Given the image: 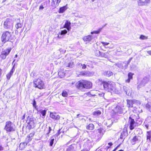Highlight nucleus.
I'll use <instances>...</instances> for the list:
<instances>
[{
  "instance_id": "obj_1",
  "label": "nucleus",
  "mask_w": 151,
  "mask_h": 151,
  "mask_svg": "<svg viewBox=\"0 0 151 151\" xmlns=\"http://www.w3.org/2000/svg\"><path fill=\"white\" fill-rule=\"evenodd\" d=\"M76 85L78 89L83 90L84 88H91L92 87V83L90 81L81 80L76 83Z\"/></svg>"
},
{
  "instance_id": "obj_2",
  "label": "nucleus",
  "mask_w": 151,
  "mask_h": 151,
  "mask_svg": "<svg viewBox=\"0 0 151 151\" xmlns=\"http://www.w3.org/2000/svg\"><path fill=\"white\" fill-rule=\"evenodd\" d=\"M104 130L103 129L100 128L96 130H94L92 132L90 135L91 137L96 140H98L101 138L104 134Z\"/></svg>"
},
{
  "instance_id": "obj_3",
  "label": "nucleus",
  "mask_w": 151,
  "mask_h": 151,
  "mask_svg": "<svg viewBox=\"0 0 151 151\" xmlns=\"http://www.w3.org/2000/svg\"><path fill=\"white\" fill-rule=\"evenodd\" d=\"M4 129L7 132H13L15 130V125L11 122L8 121L6 123Z\"/></svg>"
},
{
  "instance_id": "obj_4",
  "label": "nucleus",
  "mask_w": 151,
  "mask_h": 151,
  "mask_svg": "<svg viewBox=\"0 0 151 151\" xmlns=\"http://www.w3.org/2000/svg\"><path fill=\"white\" fill-rule=\"evenodd\" d=\"M2 41L4 43L9 41L12 42L11 32L8 31L4 32L1 37Z\"/></svg>"
},
{
  "instance_id": "obj_5",
  "label": "nucleus",
  "mask_w": 151,
  "mask_h": 151,
  "mask_svg": "<svg viewBox=\"0 0 151 151\" xmlns=\"http://www.w3.org/2000/svg\"><path fill=\"white\" fill-rule=\"evenodd\" d=\"M13 21L10 18H8L4 21V27L6 29H12L13 27Z\"/></svg>"
},
{
  "instance_id": "obj_6",
  "label": "nucleus",
  "mask_w": 151,
  "mask_h": 151,
  "mask_svg": "<svg viewBox=\"0 0 151 151\" xmlns=\"http://www.w3.org/2000/svg\"><path fill=\"white\" fill-rule=\"evenodd\" d=\"M135 118L136 116L134 115H132L129 117L128 122L129 124V129L131 130L134 129V127L137 126L136 122L134 121Z\"/></svg>"
},
{
  "instance_id": "obj_7",
  "label": "nucleus",
  "mask_w": 151,
  "mask_h": 151,
  "mask_svg": "<svg viewBox=\"0 0 151 151\" xmlns=\"http://www.w3.org/2000/svg\"><path fill=\"white\" fill-rule=\"evenodd\" d=\"M34 87L38 88L40 89H42L44 88V83L40 79H38L37 81H34Z\"/></svg>"
},
{
  "instance_id": "obj_8",
  "label": "nucleus",
  "mask_w": 151,
  "mask_h": 151,
  "mask_svg": "<svg viewBox=\"0 0 151 151\" xmlns=\"http://www.w3.org/2000/svg\"><path fill=\"white\" fill-rule=\"evenodd\" d=\"M149 81V79L148 77H144L141 81L140 83L137 86L138 89H139L141 87L145 86V84L148 83Z\"/></svg>"
},
{
  "instance_id": "obj_9",
  "label": "nucleus",
  "mask_w": 151,
  "mask_h": 151,
  "mask_svg": "<svg viewBox=\"0 0 151 151\" xmlns=\"http://www.w3.org/2000/svg\"><path fill=\"white\" fill-rule=\"evenodd\" d=\"M123 89L127 95L129 96H131L132 91L131 88L124 86L123 87Z\"/></svg>"
},
{
  "instance_id": "obj_10",
  "label": "nucleus",
  "mask_w": 151,
  "mask_h": 151,
  "mask_svg": "<svg viewBox=\"0 0 151 151\" xmlns=\"http://www.w3.org/2000/svg\"><path fill=\"white\" fill-rule=\"evenodd\" d=\"M50 116L52 119L55 120H59L60 118V116L58 115H57L56 113L52 112L50 113Z\"/></svg>"
},
{
  "instance_id": "obj_11",
  "label": "nucleus",
  "mask_w": 151,
  "mask_h": 151,
  "mask_svg": "<svg viewBox=\"0 0 151 151\" xmlns=\"http://www.w3.org/2000/svg\"><path fill=\"white\" fill-rule=\"evenodd\" d=\"M115 87V84L114 83L109 81V83L107 90H108V91H110L111 92V91L113 90V89H114Z\"/></svg>"
},
{
  "instance_id": "obj_12",
  "label": "nucleus",
  "mask_w": 151,
  "mask_h": 151,
  "mask_svg": "<svg viewBox=\"0 0 151 151\" xmlns=\"http://www.w3.org/2000/svg\"><path fill=\"white\" fill-rule=\"evenodd\" d=\"M126 64V63H125L124 62L123 64L117 63L116 64V65L120 68L126 69L128 66V65Z\"/></svg>"
},
{
  "instance_id": "obj_13",
  "label": "nucleus",
  "mask_w": 151,
  "mask_h": 151,
  "mask_svg": "<svg viewBox=\"0 0 151 151\" xmlns=\"http://www.w3.org/2000/svg\"><path fill=\"white\" fill-rule=\"evenodd\" d=\"M70 25V22L68 20H67L64 26V28H66L69 31L71 29Z\"/></svg>"
},
{
  "instance_id": "obj_14",
  "label": "nucleus",
  "mask_w": 151,
  "mask_h": 151,
  "mask_svg": "<svg viewBox=\"0 0 151 151\" xmlns=\"http://www.w3.org/2000/svg\"><path fill=\"white\" fill-rule=\"evenodd\" d=\"M29 142V141H26V142L20 143L19 147V149L21 150H23Z\"/></svg>"
},
{
  "instance_id": "obj_15",
  "label": "nucleus",
  "mask_w": 151,
  "mask_h": 151,
  "mask_svg": "<svg viewBox=\"0 0 151 151\" xmlns=\"http://www.w3.org/2000/svg\"><path fill=\"white\" fill-rule=\"evenodd\" d=\"M92 35H90L85 36L83 38V39L84 41L90 42L92 39Z\"/></svg>"
},
{
  "instance_id": "obj_16",
  "label": "nucleus",
  "mask_w": 151,
  "mask_h": 151,
  "mask_svg": "<svg viewBox=\"0 0 151 151\" xmlns=\"http://www.w3.org/2000/svg\"><path fill=\"white\" fill-rule=\"evenodd\" d=\"M28 124L29 126L30 129L34 128L36 126V122L35 120L31 122H28Z\"/></svg>"
},
{
  "instance_id": "obj_17",
  "label": "nucleus",
  "mask_w": 151,
  "mask_h": 151,
  "mask_svg": "<svg viewBox=\"0 0 151 151\" xmlns=\"http://www.w3.org/2000/svg\"><path fill=\"white\" fill-rule=\"evenodd\" d=\"M135 119L137 126L138 125H140L142 123V121L141 120V119L139 117V116H137V118L136 116Z\"/></svg>"
},
{
  "instance_id": "obj_18",
  "label": "nucleus",
  "mask_w": 151,
  "mask_h": 151,
  "mask_svg": "<svg viewBox=\"0 0 151 151\" xmlns=\"http://www.w3.org/2000/svg\"><path fill=\"white\" fill-rule=\"evenodd\" d=\"M87 65L84 64H82L81 63H78L77 64V66L78 68H81L82 69H84L86 68Z\"/></svg>"
},
{
  "instance_id": "obj_19",
  "label": "nucleus",
  "mask_w": 151,
  "mask_h": 151,
  "mask_svg": "<svg viewBox=\"0 0 151 151\" xmlns=\"http://www.w3.org/2000/svg\"><path fill=\"white\" fill-rule=\"evenodd\" d=\"M134 101L132 100H127V106L129 107H132Z\"/></svg>"
},
{
  "instance_id": "obj_20",
  "label": "nucleus",
  "mask_w": 151,
  "mask_h": 151,
  "mask_svg": "<svg viewBox=\"0 0 151 151\" xmlns=\"http://www.w3.org/2000/svg\"><path fill=\"white\" fill-rule=\"evenodd\" d=\"M109 83V81L108 82L103 81L101 84V85L103 86L104 89L107 90Z\"/></svg>"
},
{
  "instance_id": "obj_21",
  "label": "nucleus",
  "mask_w": 151,
  "mask_h": 151,
  "mask_svg": "<svg viewBox=\"0 0 151 151\" xmlns=\"http://www.w3.org/2000/svg\"><path fill=\"white\" fill-rule=\"evenodd\" d=\"M82 75L86 76H92L93 73L89 71H86L83 73Z\"/></svg>"
},
{
  "instance_id": "obj_22",
  "label": "nucleus",
  "mask_w": 151,
  "mask_h": 151,
  "mask_svg": "<svg viewBox=\"0 0 151 151\" xmlns=\"http://www.w3.org/2000/svg\"><path fill=\"white\" fill-rule=\"evenodd\" d=\"M128 133H127L126 132H122L121 135L120 136V139H123V140H122V142L124 141V140L125 137L127 136Z\"/></svg>"
},
{
  "instance_id": "obj_23",
  "label": "nucleus",
  "mask_w": 151,
  "mask_h": 151,
  "mask_svg": "<svg viewBox=\"0 0 151 151\" xmlns=\"http://www.w3.org/2000/svg\"><path fill=\"white\" fill-rule=\"evenodd\" d=\"M11 49H6L3 51L1 53L2 54V55H5L6 56H7L9 54L11 51Z\"/></svg>"
},
{
  "instance_id": "obj_24",
  "label": "nucleus",
  "mask_w": 151,
  "mask_h": 151,
  "mask_svg": "<svg viewBox=\"0 0 151 151\" xmlns=\"http://www.w3.org/2000/svg\"><path fill=\"white\" fill-rule=\"evenodd\" d=\"M106 24L105 25H104L102 27V28H99L98 29V30L97 31H94L93 32H91V34L93 35L94 34H99L100 32L101 31V30L102 29V28L104 27H105L106 25Z\"/></svg>"
},
{
  "instance_id": "obj_25",
  "label": "nucleus",
  "mask_w": 151,
  "mask_h": 151,
  "mask_svg": "<svg viewBox=\"0 0 151 151\" xmlns=\"http://www.w3.org/2000/svg\"><path fill=\"white\" fill-rule=\"evenodd\" d=\"M35 120L34 119L32 116H28L27 118V122L28 123V122H31Z\"/></svg>"
},
{
  "instance_id": "obj_26",
  "label": "nucleus",
  "mask_w": 151,
  "mask_h": 151,
  "mask_svg": "<svg viewBox=\"0 0 151 151\" xmlns=\"http://www.w3.org/2000/svg\"><path fill=\"white\" fill-rule=\"evenodd\" d=\"M67 9V7L66 6H63V7L60 8L59 10V13H63Z\"/></svg>"
},
{
  "instance_id": "obj_27",
  "label": "nucleus",
  "mask_w": 151,
  "mask_h": 151,
  "mask_svg": "<svg viewBox=\"0 0 151 151\" xmlns=\"http://www.w3.org/2000/svg\"><path fill=\"white\" fill-rule=\"evenodd\" d=\"M94 128V125L92 124H89L87 127V129L89 130H92Z\"/></svg>"
},
{
  "instance_id": "obj_28",
  "label": "nucleus",
  "mask_w": 151,
  "mask_h": 151,
  "mask_svg": "<svg viewBox=\"0 0 151 151\" xmlns=\"http://www.w3.org/2000/svg\"><path fill=\"white\" fill-rule=\"evenodd\" d=\"M46 111L47 110H46L40 109L38 111V112L41 113L43 116H45L46 115Z\"/></svg>"
},
{
  "instance_id": "obj_29",
  "label": "nucleus",
  "mask_w": 151,
  "mask_h": 151,
  "mask_svg": "<svg viewBox=\"0 0 151 151\" xmlns=\"http://www.w3.org/2000/svg\"><path fill=\"white\" fill-rule=\"evenodd\" d=\"M111 93H113L117 94H119L121 93V91L118 90L115 87L114 89H113V90L111 91Z\"/></svg>"
},
{
  "instance_id": "obj_30",
  "label": "nucleus",
  "mask_w": 151,
  "mask_h": 151,
  "mask_svg": "<svg viewBox=\"0 0 151 151\" xmlns=\"http://www.w3.org/2000/svg\"><path fill=\"white\" fill-rule=\"evenodd\" d=\"M74 63L73 62H70L68 64H65V66L67 67L72 68L74 66Z\"/></svg>"
},
{
  "instance_id": "obj_31",
  "label": "nucleus",
  "mask_w": 151,
  "mask_h": 151,
  "mask_svg": "<svg viewBox=\"0 0 151 151\" xmlns=\"http://www.w3.org/2000/svg\"><path fill=\"white\" fill-rule=\"evenodd\" d=\"M104 75L107 76L109 77L113 75V73L110 71H108L105 72Z\"/></svg>"
},
{
  "instance_id": "obj_32",
  "label": "nucleus",
  "mask_w": 151,
  "mask_h": 151,
  "mask_svg": "<svg viewBox=\"0 0 151 151\" xmlns=\"http://www.w3.org/2000/svg\"><path fill=\"white\" fill-rule=\"evenodd\" d=\"M47 129V132L46 134V137H48L49 136V134L50 133L51 131L52 130L51 127L50 126L48 127Z\"/></svg>"
},
{
  "instance_id": "obj_33",
  "label": "nucleus",
  "mask_w": 151,
  "mask_h": 151,
  "mask_svg": "<svg viewBox=\"0 0 151 151\" xmlns=\"http://www.w3.org/2000/svg\"><path fill=\"white\" fill-rule=\"evenodd\" d=\"M101 114V111L99 110H96L93 112V114L95 116H98Z\"/></svg>"
},
{
  "instance_id": "obj_34",
  "label": "nucleus",
  "mask_w": 151,
  "mask_h": 151,
  "mask_svg": "<svg viewBox=\"0 0 151 151\" xmlns=\"http://www.w3.org/2000/svg\"><path fill=\"white\" fill-rule=\"evenodd\" d=\"M138 4L139 6H142L145 5L144 1H143L142 0H139L137 1Z\"/></svg>"
},
{
  "instance_id": "obj_35",
  "label": "nucleus",
  "mask_w": 151,
  "mask_h": 151,
  "mask_svg": "<svg viewBox=\"0 0 151 151\" xmlns=\"http://www.w3.org/2000/svg\"><path fill=\"white\" fill-rule=\"evenodd\" d=\"M147 139H149L150 141V139L151 137V132L150 131L147 132Z\"/></svg>"
},
{
  "instance_id": "obj_36",
  "label": "nucleus",
  "mask_w": 151,
  "mask_h": 151,
  "mask_svg": "<svg viewBox=\"0 0 151 151\" xmlns=\"http://www.w3.org/2000/svg\"><path fill=\"white\" fill-rule=\"evenodd\" d=\"M58 75L60 78H62L65 76L64 73L62 72L61 71H59L58 73Z\"/></svg>"
},
{
  "instance_id": "obj_37",
  "label": "nucleus",
  "mask_w": 151,
  "mask_h": 151,
  "mask_svg": "<svg viewBox=\"0 0 151 151\" xmlns=\"http://www.w3.org/2000/svg\"><path fill=\"white\" fill-rule=\"evenodd\" d=\"M22 25L23 24L21 23H18L15 25L16 28L17 29L21 28L22 27Z\"/></svg>"
},
{
  "instance_id": "obj_38",
  "label": "nucleus",
  "mask_w": 151,
  "mask_h": 151,
  "mask_svg": "<svg viewBox=\"0 0 151 151\" xmlns=\"http://www.w3.org/2000/svg\"><path fill=\"white\" fill-rule=\"evenodd\" d=\"M74 148V147L72 145H70L66 151H73Z\"/></svg>"
},
{
  "instance_id": "obj_39",
  "label": "nucleus",
  "mask_w": 151,
  "mask_h": 151,
  "mask_svg": "<svg viewBox=\"0 0 151 151\" xmlns=\"http://www.w3.org/2000/svg\"><path fill=\"white\" fill-rule=\"evenodd\" d=\"M84 116H85L82 115L81 114H79L77 115L76 117L77 118H79V119H83L82 117Z\"/></svg>"
},
{
  "instance_id": "obj_40",
  "label": "nucleus",
  "mask_w": 151,
  "mask_h": 151,
  "mask_svg": "<svg viewBox=\"0 0 151 151\" xmlns=\"http://www.w3.org/2000/svg\"><path fill=\"white\" fill-rule=\"evenodd\" d=\"M62 96L63 97H67L68 95V93L65 91H63L62 93Z\"/></svg>"
},
{
  "instance_id": "obj_41",
  "label": "nucleus",
  "mask_w": 151,
  "mask_h": 151,
  "mask_svg": "<svg viewBox=\"0 0 151 151\" xmlns=\"http://www.w3.org/2000/svg\"><path fill=\"white\" fill-rule=\"evenodd\" d=\"M52 137H51V139L50 141V145L51 146H52L54 140V138L52 139Z\"/></svg>"
},
{
  "instance_id": "obj_42",
  "label": "nucleus",
  "mask_w": 151,
  "mask_h": 151,
  "mask_svg": "<svg viewBox=\"0 0 151 151\" xmlns=\"http://www.w3.org/2000/svg\"><path fill=\"white\" fill-rule=\"evenodd\" d=\"M134 74L133 73H132L130 72L128 74V77L130 79H132L133 78V75Z\"/></svg>"
},
{
  "instance_id": "obj_43",
  "label": "nucleus",
  "mask_w": 151,
  "mask_h": 151,
  "mask_svg": "<svg viewBox=\"0 0 151 151\" xmlns=\"http://www.w3.org/2000/svg\"><path fill=\"white\" fill-rule=\"evenodd\" d=\"M110 52V51L109 52H107L105 53H102V57H106V56H108V54L109 53V52Z\"/></svg>"
},
{
  "instance_id": "obj_44",
  "label": "nucleus",
  "mask_w": 151,
  "mask_h": 151,
  "mask_svg": "<svg viewBox=\"0 0 151 151\" xmlns=\"http://www.w3.org/2000/svg\"><path fill=\"white\" fill-rule=\"evenodd\" d=\"M67 33V30L65 29L63 30H62L60 33V35H64L66 34Z\"/></svg>"
},
{
  "instance_id": "obj_45",
  "label": "nucleus",
  "mask_w": 151,
  "mask_h": 151,
  "mask_svg": "<svg viewBox=\"0 0 151 151\" xmlns=\"http://www.w3.org/2000/svg\"><path fill=\"white\" fill-rule=\"evenodd\" d=\"M36 102L35 99H34L33 102V106L37 110V106H36Z\"/></svg>"
},
{
  "instance_id": "obj_46",
  "label": "nucleus",
  "mask_w": 151,
  "mask_h": 151,
  "mask_svg": "<svg viewBox=\"0 0 151 151\" xmlns=\"http://www.w3.org/2000/svg\"><path fill=\"white\" fill-rule=\"evenodd\" d=\"M150 2V0H145L144 1L145 5V6L147 5Z\"/></svg>"
},
{
  "instance_id": "obj_47",
  "label": "nucleus",
  "mask_w": 151,
  "mask_h": 151,
  "mask_svg": "<svg viewBox=\"0 0 151 151\" xmlns=\"http://www.w3.org/2000/svg\"><path fill=\"white\" fill-rule=\"evenodd\" d=\"M102 52L99 50H96V54H97L98 56H102Z\"/></svg>"
},
{
  "instance_id": "obj_48",
  "label": "nucleus",
  "mask_w": 151,
  "mask_h": 151,
  "mask_svg": "<svg viewBox=\"0 0 151 151\" xmlns=\"http://www.w3.org/2000/svg\"><path fill=\"white\" fill-rule=\"evenodd\" d=\"M140 38L142 40H145L147 39V37L144 35H141L140 37Z\"/></svg>"
},
{
  "instance_id": "obj_49",
  "label": "nucleus",
  "mask_w": 151,
  "mask_h": 151,
  "mask_svg": "<svg viewBox=\"0 0 151 151\" xmlns=\"http://www.w3.org/2000/svg\"><path fill=\"white\" fill-rule=\"evenodd\" d=\"M138 140V138L136 136H134L132 139V141L134 142H135Z\"/></svg>"
},
{
  "instance_id": "obj_50",
  "label": "nucleus",
  "mask_w": 151,
  "mask_h": 151,
  "mask_svg": "<svg viewBox=\"0 0 151 151\" xmlns=\"http://www.w3.org/2000/svg\"><path fill=\"white\" fill-rule=\"evenodd\" d=\"M101 43L104 46H105L106 45H108L109 44V43H107L106 42H101Z\"/></svg>"
},
{
  "instance_id": "obj_51",
  "label": "nucleus",
  "mask_w": 151,
  "mask_h": 151,
  "mask_svg": "<svg viewBox=\"0 0 151 151\" xmlns=\"http://www.w3.org/2000/svg\"><path fill=\"white\" fill-rule=\"evenodd\" d=\"M6 56L5 55H2V54L1 53V58H2L3 59H5L6 58Z\"/></svg>"
},
{
  "instance_id": "obj_52",
  "label": "nucleus",
  "mask_w": 151,
  "mask_h": 151,
  "mask_svg": "<svg viewBox=\"0 0 151 151\" xmlns=\"http://www.w3.org/2000/svg\"><path fill=\"white\" fill-rule=\"evenodd\" d=\"M11 76H12L9 73L8 74L6 75V77L7 79L8 80H9L10 79V78H11Z\"/></svg>"
},
{
  "instance_id": "obj_53",
  "label": "nucleus",
  "mask_w": 151,
  "mask_h": 151,
  "mask_svg": "<svg viewBox=\"0 0 151 151\" xmlns=\"http://www.w3.org/2000/svg\"><path fill=\"white\" fill-rule=\"evenodd\" d=\"M146 107L149 110L151 108V106L148 104H147L146 105Z\"/></svg>"
},
{
  "instance_id": "obj_54",
  "label": "nucleus",
  "mask_w": 151,
  "mask_h": 151,
  "mask_svg": "<svg viewBox=\"0 0 151 151\" xmlns=\"http://www.w3.org/2000/svg\"><path fill=\"white\" fill-rule=\"evenodd\" d=\"M122 132H123V133H124V132H126L127 133V128L126 127L124 128Z\"/></svg>"
},
{
  "instance_id": "obj_55",
  "label": "nucleus",
  "mask_w": 151,
  "mask_h": 151,
  "mask_svg": "<svg viewBox=\"0 0 151 151\" xmlns=\"http://www.w3.org/2000/svg\"><path fill=\"white\" fill-rule=\"evenodd\" d=\"M34 134H35V133L34 132L30 133L29 135V137H32L34 136Z\"/></svg>"
},
{
  "instance_id": "obj_56",
  "label": "nucleus",
  "mask_w": 151,
  "mask_h": 151,
  "mask_svg": "<svg viewBox=\"0 0 151 151\" xmlns=\"http://www.w3.org/2000/svg\"><path fill=\"white\" fill-rule=\"evenodd\" d=\"M31 140V139H30V137H27V138L26 139V140H25V142L26 141H29V142Z\"/></svg>"
},
{
  "instance_id": "obj_57",
  "label": "nucleus",
  "mask_w": 151,
  "mask_h": 151,
  "mask_svg": "<svg viewBox=\"0 0 151 151\" xmlns=\"http://www.w3.org/2000/svg\"><path fill=\"white\" fill-rule=\"evenodd\" d=\"M14 66H15V65H14L13 67H12V69L11 70V71L13 72V73L14 72V70H15Z\"/></svg>"
},
{
  "instance_id": "obj_58",
  "label": "nucleus",
  "mask_w": 151,
  "mask_h": 151,
  "mask_svg": "<svg viewBox=\"0 0 151 151\" xmlns=\"http://www.w3.org/2000/svg\"><path fill=\"white\" fill-rule=\"evenodd\" d=\"M14 66H15V65H14L13 67H12V69L11 70V71L13 72V73L14 72V70H15Z\"/></svg>"
},
{
  "instance_id": "obj_59",
  "label": "nucleus",
  "mask_w": 151,
  "mask_h": 151,
  "mask_svg": "<svg viewBox=\"0 0 151 151\" xmlns=\"http://www.w3.org/2000/svg\"><path fill=\"white\" fill-rule=\"evenodd\" d=\"M89 149H87V148L81 150V151H89Z\"/></svg>"
},
{
  "instance_id": "obj_60",
  "label": "nucleus",
  "mask_w": 151,
  "mask_h": 151,
  "mask_svg": "<svg viewBox=\"0 0 151 151\" xmlns=\"http://www.w3.org/2000/svg\"><path fill=\"white\" fill-rule=\"evenodd\" d=\"M131 79H129V78H128V79L126 80V82L127 83H129Z\"/></svg>"
},
{
  "instance_id": "obj_61",
  "label": "nucleus",
  "mask_w": 151,
  "mask_h": 151,
  "mask_svg": "<svg viewBox=\"0 0 151 151\" xmlns=\"http://www.w3.org/2000/svg\"><path fill=\"white\" fill-rule=\"evenodd\" d=\"M120 145H119L117 147H116L112 151H115L117 149L118 147H119Z\"/></svg>"
},
{
  "instance_id": "obj_62",
  "label": "nucleus",
  "mask_w": 151,
  "mask_h": 151,
  "mask_svg": "<svg viewBox=\"0 0 151 151\" xmlns=\"http://www.w3.org/2000/svg\"><path fill=\"white\" fill-rule=\"evenodd\" d=\"M147 53L148 54H149L150 55H151V50H149V51H147Z\"/></svg>"
},
{
  "instance_id": "obj_63",
  "label": "nucleus",
  "mask_w": 151,
  "mask_h": 151,
  "mask_svg": "<svg viewBox=\"0 0 151 151\" xmlns=\"http://www.w3.org/2000/svg\"><path fill=\"white\" fill-rule=\"evenodd\" d=\"M3 150V147L1 145H0V151L2 150Z\"/></svg>"
},
{
  "instance_id": "obj_64",
  "label": "nucleus",
  "mask_w": 151,
  "mask_h": 151,
  "mask_svg": "<svg viewBox=\"0 0 151 151\" xmlns=\"http://www.w3.org/2000/svg\"><path fill=\"white\" fill-rule=\"evenodd\" d=\"M25 114H24V115L22 117V120L24 119L25 118Z\"/></svg>"
}]
</instances>
